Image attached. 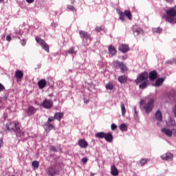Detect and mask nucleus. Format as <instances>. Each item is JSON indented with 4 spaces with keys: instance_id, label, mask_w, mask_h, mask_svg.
<instances>
[{
    "instance_id": "f257e3e1",
    "label": "nucleus",
    "mask_w": 176,
    "mask_h": 176,
    "mask_svg": "<svg viewBox=\"0 0 176 176\" xmlns=\"http://www.w3.org/2000/svg\"><path fill=\"white\" fill-rule=\"evenodd\" d=\"M155 105V100L151 98L147 102H145V100H140V109H143L146 113H151V111H153V107Z\"/></svg>"
},
{
    "instance_id": "cd10ccee",
    "label": "nucleus",
    "mask_w": 176,
    "mask_h": 176,
    "mask_svg": "<svg viewBox=\"0 0 176 176\" xmlns=\"http://www.w3.org/2000/svg\"><path fill=\"white\" fill-rule=\"evenodd\" d=\"M166 124L168 127H173V126H175V120L170 118V120L166 122Z\"/></svg>"
},
{
    "instance_id": "dca6fc26",
    "label": "nucleus",
    "mask_w": 176,
    "mask_h": 176,
    "mask_svg": "<svg viewBox=\"0 0 176 176\" xmlns=\"http://www.w3.org/2000/svg\"><path fill=\"white\" fill-rule=\"evenodd\" d=\"M78 145L80 148H86L87 146H89V143L86 140L81 139L78 141Z\"/></svg>"
},
{
    "instance_id": "09e8293b",
    "label": "nucleus",
    "mask_w": 176,
    "mask_h": 176,
    "mask_svg": "<svg viewBox=\"0 0 176 176\" xmlns=\"http://www.w3.org/2000/svg\"><path fill=\"white\" fill-rule=\"evenodd\" d=\"M6 41H8V42H10V41H12V36H10V35L7 36Z\"/></svg>"
},
{
    "instance_id": "72a5a7b5",
    "label": "nucleus",
    "mask_w": 176,
    "mask_h": 176,
    "mask_svg": "<svg viewBox=\"0 0 176 176\" xmlns=\"http://www.w3.org/2000/svg\"><path fill=\"white\" fill-rule=\"evenodd\" d=\"M119 129L121 130V131H127V125H126V124H121L119 126Z\"/></svg>"
},
{
    "instance_id": "412c9836",
    "label": "nucleus",
    "mask_w": 176,
    "mask_h": 176,
    "mask_svg": "<svg viewBox=\"0 0 176 176\" xmlns=\"http://www.w3.org/2000/svg\"><path fill=\"white\" fill-rule=\"evenodd\" d=\"M43 126L46 131H50L51 130H53V129L54 128L53 124H50V122L44 124Z\"/></svg>"
},
{
    "instance_id": "8fccbe9b",
    "label": "nucleus",
    "mask_w": 176,
    "mask_h": 176,
    "mask_svg": "<svg viewBox=\"0 0 176 176\" xmlns=\"http://www.w3.org/2000/svg\"><path fill=\"white\" fill-rule=\"evenodd\" d=\"M81 162H82V163H87V158L84 157L81 159Z\"/></svg>"
},
{
    "instance_id": "b1692460",
    "label": "nucleus",
    "mask_w": 176,
    "mask_h": 176,
    "mask_svg": "<svg viewBox=\"0 0 176 176\" xmlns=\"http://www.w3.org/2000/svg\"><path fill=\"white\" fill-rule=\"evenodd\" d=\"M118 82L120 83H127V77L124 75L118 76Z\"/></svg>"
},
{
    "instance_id": "4d7b16f0",
    "label": "nucleus",
    "mask_w": 176,
    "mask_h": 176,
    "mask_svg": "<svg viewBox=\"0 0 176 176\" xmlns=\"http://www.w3.org/2000/svg\"><path fill=\"white\" fill-rule=\"evenodd\" d=\"M174 113H175V116L176 118V104L175 105Z\"/></svg>"
},
{
    "instance_id": "5fc2aeb1",
    "label": "nucleus",
    "mask_w": 176,
    "mask_h": 176,
    "mask_svg": "<svg viewBox=\"0 0 176 176\" xmlns=\"http://www.w3.org/2000/svg\"><path fill=\"white\" fill-rule=\"evenodd\" d=\"M166 2H168L169 3H173L174 2V0H165Z\"/></svg>"
},
{
    "instance_id": "864d4df0",
    "label": "nucleus",
    "mask_w": 176,
    "mask_h": 176,
    "mask_svg": "<svg viewBox=\"0 0 176 176\" xmlns=\"http://www.w3.org/2000/svg\"><path fill=\"white\" fill-rule=\"evenodd\" d=\"M52 27H54V28L57 27V23H52Z\"/></svg>"
},
{
    "instance_id": "603ef678",
    "label": "nucleus",
    "mask_w": 176,
    "mask_h": 176,
    "mask_svg": "<svg viewBox=\"0 0 176 176\" xmlns=\"http://www.w3.org/2000/svg\"><path fill=\"white\" fill-rule=\"evenodd\" d=\"M28 3H34V1L35 0H25Z\"/></svg>"
},
{
    "instance_id": "4c0bfd02",
    "label": "nucleus",
    "mask_w": 176,
    "mask_h": 176,
    "mask_svg": "<svg viewBox=\"0 0 176 176\" xmlns=\"http://www.w3.org/2000/svg\"><path fill=\"white\" fill-rule=\"evenodd\" d=\"M95 31H96V32H100L101 31H104V27L103 26H98L95 28Z\"/></svg>"
},
{
    "instance_id": "f03ea898",
    "label": "nucleus",
    "mask_w": 176,
    "mask_h": 176,
    "mask_svg": "<svg viewBox=\"0 0 176 176\" xmlns=\"http://www.w3.org/2000/svg\"><path fill=\"white\" fill-rule=\"evenodd\" d=\"M166 14L164 15L163 17L166 20V21H168V23H170V24H174L175 22V16H176V10L174 8H169L166 10Z\"/></svg>"
},
{
    "instance_id": "c03bdc74",
    "label": "nucleus",
    "mask_w": 176,
    "mask_h": 176,
    "mask_svg": "<svg viewBox=\"0 0 176 176\" xmlns=\"http://www.w3.org/2000/svg\"><path fill=\"white\" fill-rule=\"evenodd\" d=\"M111 127L113 131L116 130V129H118V126H116L115 124H111Z\"/></svg>"
},
{
    "instance_id": "37998d69",
    "label": "nucleus",
    "mask_w": 176,
    "mask_h": 176,
    "mask_svg": "<svg viewBox=\"0 0 176 176\" xmlns=\"http://www.w3.org/2000/svg\"><path fill=\"white\" fill-rule=\"evenodd\" d=\"M25 43H27V40L25 38L21 41V45H22V46H25Z\"/></svg>"
},
{
    "instance_id": "ddd939ff",
    "label": "nucleus",
    "mask_w": 176,
    "mask_h": 176,
    "mask_svg": "<svg viewBox=\"0 0 176 176\" xmlns=\"http://www.w3.org/2000/svg\"><path fill=\"white\" fill-rule=\"evenodd\" d=\"M111 174L113 176L119 175V170H118V168H116V166L113 165L111 166Z\"/></svg>"
},
{
    "instance_id": "20e7f679",
    "label": "nucleus",
    "mask_w": 176,
    "mask_h": 176,
    "mask_svg": "<svg viewBox=\"0 0 176 176\" xmlns=\"http://www.w3.org/2000/svg\"><path fill=\"white\" fill-rule=\"evenodd\" d=\"M111 65L113 68H115L116 69H119L120 68L122 74H124V72L129 71L127 66H126L123 62H120L118 60H113L111 63Z\"/></svg>"
},
{
    "instance_id": "f8f14e48",
    "label": "nucleus",
    "mask_w": 176,
    "mask_h": 176,
    "mask_svg": "<svg viewBox=\"0 0 176 176\" xmlns=\"http://www.w3.org/2000/svg\"><path fill=\"white\" fill-rule=\"evenodd\" d=\"M36 112V109L35 107L30 106L27 109V115L28 116H31L34 115Z\"/></svg>"
},
{
    "instance_id": "052dcab7",
    "label": "nucleus",
    "mask_w": 176,
    "mask_h": 176,
    "mask_svg": "<svg viewBox=\"0 0 176 176\" xmlns=\"http://www.w3.org/2000/svg\"><path fill=\"white\" fill-rule=\"evenodd\" d=\"M90 175H91V176H94V173H90Z\"/></svg>"
},
{
    "instance_id": "7c9ffc66",
    "label": "nucleus",
    "mask_w": 176,
    "mask_h": 176,
    "mask_svg": "<svg viewBox=\"0 0 176 176\" xmlns=\"http://www.w3.org/2000/svg\"><path fill=\"white\" fill-rule=\"evenodd\" d=\"M124 14L128 17L129 20H131L133 15H131V12L129 10H125L124 12Z\"/></svg>"
},
{
    "instance_id": "9b49d317",
    "label": "nucleus",
    "mask_w": 176,
    "mask_h": 176,
    "mask_svg": "<svg viewBox=\"0 0 176 176\" xmlns=\"http://www.w3.org/2000/svg\"><path fill=\"white\" fill-rule=\"evenodd\" d=\"M161 159L162 160H173V153H166L161 155Z\"/></svg>"
},
{
    "instance_id": "3c124183",
    "label": "nucleus",
    "mask_w": 176,
    "mask_h": 176,
    "mask_svg": "<svg viewBox=\"0 0 176 176\" xmlns=\"http://www.w3.org/2000/svg\"><path fill=\"white\" fill-rule=\"evenodd\" d=\"M2 145H3V139L0 138V148H1Z\"/></svg>"
},
{
    "instance_id": "1a4fd4ad",
    "label": "nucleus",
    "mask_w": 176,
    "mask_h": 176,
    "mask_svg": "<svg viewBox=\"0 0 176 176\" xmlns=\"http://www.w3.org/2000/svg\"><path fill=\"white\" fill-rule=\"evenodd\" d=\"M148 78L151 82L156 80V79H157V72H156V70H153L150 72L148 74Z\"/></svg>"
},
{
    "instance_id": "58836bf2",
    "label": "nucleus",
    "mask_w": 176,
    "mask_h": 176,
    "mask_svg": "<svg viewBox=\"0 0 176 176\" xmlns=\"http://www.w3.org/2000/svg\"><path fill=\"white\" fill-rule=\"evenodd\" d=\"M153 32H157L158 34H161L162 32V28H155L153 29Z\"/></svg>"
},
{
    "instance_id": "f3484780",
    "label": "nucleus",
    "mask_w": 176,
    "mask_h": 176,
    "mask_svg": "<svg viewBox=\"0 0 176 176\" xmlns=\"http://www.w3.org/2000/svg\"><path fill=\"white\" fill-rule=\"evenodd\" d=\"M148 85L149 80L142 81L141 83H139V87L140 89H142V90H144V89H146V87H148Z\"/></svg>"
},
{
    "instance_id": "39448f33",
    "label": "nucleus",
    "mask_w": 176,
    "mask_h": 176,
    "mask_svg": "<svg viewBox=\"0 0 176 176\" xmlns=\"http://www.w3.org/2000/svg\"><path fill=\"white\" fill-rule=\"evenodd\" d=\"M80 36L82 39V42L85 45V46H89L90 45V42H91V36L89 34H88L87 32H85L83 30H80Z\"/></svg>"
},
{
    "instance_id": "13d9d810",
    "label": "nucleus",
    "mask_w": 176,
    "mask_h": 176,
    "mask_svg": "<svg viewBox=\"0 0 176 176\" xmlns=\"http://www.w3.org/2000/svg\"><path fill=\"white\" fill-rule=\"evenodd\" d=\"M84 102H85V104H87V102H89V100H88V99L85 100H84Z\"/></svg>"
},
{
    "instance_id": "e433bc0d",
    "label": "nucleus",
    "mask_w": 176,
    "mask_h": 176,
    "mask_svg": "<svg viewBox=\"0 0 176 176\" xmlns=\"http://www.w3.org/2000/svg\"><path fill=\"white\" fill-rule=\"evenodd\" d=\"M148 162V160L146 159H142L139 161V163L140 164V166H145V164H146V162Z\"/></svg>"
},
{
    "instance_id": "4be33fe9",
    "label": "nucleus",
    "mask_w": 176,
    "mask_h": 176,
    "mask_svg": "<svg viewBox=\"0 0 176 176\" xmlns=\"http://www.w3.org/2000/svg\"><path fill=\"white\" fill-rule=\"evenodd\" d=\"M47 173L50 176H54L56 175V170L53 168V166H50L47 168Z\"/></svg>"
},
{
    "instance_id": "bb28decb",
    "label": "nucleus",
    "mask_w": 176,
    "mask_h": 176,
    "mask_svg": "<svg viewBox=\"0 0 176 176\" xmlns=\"http://www.w3.org/2000/svg\"><path fill=\"white\" fill-rule=\"evenodd\" d=\"M24 76V74H23V72L21 70H17L15 72V77L17 79H21Z\"/></svg>"
},
{
    "instance_id": "393cba45",
    "label": "nucleus",
    "mask_w": 176,
    "mask_h": 176,
    "mask_svg": "<svg viewBox=\"0 0 176 176\" xmlns=\"http://www.w3.org/2000/svg\"><path fill=\"white\" fill-rule=\"evenodd\" d=\"M63 116H64V113L56 112L54 114L55 119L56 120H58V122H60V120H61V119L63 118Z\"/></svg>"
},
{
    "instance_id": "a19ab883",
    "label": "nucleus",
    "mask_w": 176,
    "mask_h": 176,
    "mask_svg": "<svg viewBox=\"0 0 176 176\" xmlns=\"http://www.w3.org/2000/svg\"><path fill=\"white\" fill-rule=\"evenodd\" d=\"M134 111H135L134 118L135 119H138V111H137V109L135 107H134Z\"/></svg>"
},
{
    "instance_id": "6ab92c4d",
    "label": "nucleus",
    "mask_w": 176,
    "mask_h": 176,
    "mask_svg": "<svg viewBox=\"0 0 176 176\" xmlns=\"http://www.w3.org/2000/svg\"><path fill=\"white\" fill-rule=\"evenodd\" d=\"M155 119L156 120H157L158 122H162V120H163V116L162 115V111H160V110H157L155 112Z\"/></svg>"
},
{
    "instance_id": "aec40b11",
    "label": "nucleus",
    "mask_w": 176,
    "mask_h": 176,
    "mask_svg": "<svg viewBox=\"0 0 176 176\" xmlns=\"http://www.w3.org/2000/svg\"><path fill=\"white\" fill-rule=\"evenodd\" d=\"M164 82V78H158L155 80L154 85L153 86H155V87H159L163 85V82Z\"/></svg>"
},
{
    "instance_id": "0eeeda50",
    "label": "nucleus",
    "mask_w": 176,
    "mask_h": 176,
    "mask_svg": "<svg viewBox=\"0 0 176 176\" xmlns=\"http://www.w3.org/2000/svg\"><path fill=\"white\" fill-rule=\"evenodd\" d=\"M36 41L37 42V43H39L40 46H41V47L45 50V52H48L50 50V47L49 45H47V43H46V42L45 41V40L39 38V37H36L35 38Z\"/></svg>"
},
{
    "instance_id": "c85d7f7f",
    "label": "nucleus",
    "mask_w": 176,
    "mask_h": 176,
    "mask_svg": "<svg viewBox=\"0 0 176 176\" xmlns=\"http://www.w3.org/2000/svg\"><path fill=\"white\" fill-rule=\"evenodd\" d=\"M96 138H105V133L104 132H98L95 134Z\"/></svg>"
},
{
    "instance_id": "2f4dec72",
    "label": "nucleus",
    "mask_w": 176,
    "mask_h": 176,
    "mask_svg": "<svg viewBox=\"0 0 176 176\" xmlns=\"http://www.w3.org/2000/svg\"><path fill=\"white\" fill-rule=\"evenodd\" d=\"M118 13L119 14L120 20H121V21H124V13L120 10L118 11Z\"/></svg>"
},
{
    "instance_id": "a211bd4d",
    "label": "nucleus",
    "mask_w": 176,
    "mask_h": 176,
    "mask_svg": "<svg viewBox=\"0 0 176 176\" xmlns=\"http://www.w3.org/2000/svg\"><path fill=\"white\" fill-rule=\"evenodd\" d=\"M162 133H164V134L166 135L167 137H172L173 135V131L168 129L163 128L161 129Z\"/></svg>"
},
{
    "instance_id": "49530a36",
    "label": "nucleus",
    "mask_w": 176,
    "mask_h": 176,
    "mask_svg": "<svg viewBox=\"0 0 176 176\" xmlns=\"http://www.w3.org/2000/svg\"><path fill=\"white\" fill-rule=\"evenodd\" d=\"M3 90H5V86L0 83V91H3Z\"/></svg>"
},
{
    "instance_id": "680f3d73",
    "label": "nucleus",
    "mask_w": 176,
    "mask_h": 176,
    "mask_svg": "<svg viewBox=\"0 0 176 176\" xmlns=\"http://www.w3.org/2000/svg\"><path fill=\"white\" fill-rule=\"evenodd\" d=\"M175 96V94H174L173 95H172L173 97H174Z\"/></svg>"
},
{
    "instance_id": "ea45409f",
    "label": "nucleus",
    "mask_w": 176,
    "mask_h": 176,
    "mask_svg": "<svg viewBox=\"0 0 176 176\" xmlns=\"http://www.w3.org/2000/svg\"><path fill=\"white\" fill-rule=\"evenodd\" d=\"M55 117L54 116H50L48 118V120H47V123H52V122H54V120H55Z\"/></svg>"
},
{
    "instance_id": "c756f323",
    "label": "nucleus",
    "mask_w": 176,
    "mask_h": 176,
    "mask_svg": "<svg viewBox=\"0 0 176 176\" xmlns=\"http://www.w3.org/2000/svg\"><path fill=\"white\" fill-rule=\"evenodd\" d=\"M32 167H33L34 170H36L39 167V162L36 160H34L32 162Z\"/></svg>"
},
{
    "instance_id": "9d476101",
    "label": "nucleus",
    "mask_w": 176,
    "mask_h": 176,
    "mask_svg": "<svg viewBox=\"0 0 176 176\" xmlns=\"http://www.w3.org/2000/svg\"><path fill=\"white\" fill-rule=\"evenodd\" d=\"M118 50L120 52H122V53H127V52H129V50H130V47H129V45L121 44L119 46Z\"/></svg>"
},
{
    "instance_id": "de8ad7c7",
    "label": "nucleus",
    "mask_w": 176,
    "mask_h": 176,
    "mask_svg": "<svg viewBox=\"0 0 176 176\" xmlns=\"http://www.w3.org/2000/svg\"><path fill=\"white\" fill-rule=\"evenodd\" d=\"M8 100V96H5L4 97L1 98V100H0V102L2 101H6Z\"/></svg>"
},
{
    "instance_id": "473e14b6",
    "label": "nucleus",
    "mask_w": 176,
    "mask_h": 176,
    "mask_svg": "<svg viewBox=\"0 0 176 176\" xmlns=\"http://www.w3.org/2000/svg\"><path fill=\"white\" fill-rule=\"evenodd\" d=\"M107 90H113V84L112 82H108L105 86Z\"/></svg>"
},
{
    "instance_id": "4468645a",
    "label": "nucleus",
    "mask_w": 176,
    "mask_h": 176,
    "mask_svg": "<svg viewBox=\"0 0 176 176\" xmlns=\"http://www.w3.org/2000/svg\"><path fill=\"white\" fill-rule=\"evenodd\" d=\"M104 140L107 141V142H112V140H113V135H112V133L110 132H108L104 135Z\"/></svg>"
},
{
    "instance_id": "7ed1b4c3",
    "label": "nucleus",
    "mask_w": 176,
    "mask_h": 176,
    "mask_svg": "<svg viewBox=\"0 0 176 176\" xmlns=\"http://www.w3.org/2000/svg\"><path fill=\"white\" fill-rule=\"evenodd\" d=\"M6 127L8 131H14V133H17L20 134L21 133V129H20V123L17 121L14 122H8L6 124Z\"/></svg>"
},
{
    "instance_id": "bf43d9fd",
    "label": "nucleus",
    "mask_w": 176,
    "mask_h": 176,
    "mask_svg": "<svg viewBox=\"0 0 176 176\" xmlns=\"http://www.w3.org/2000/svg\"><path fill=\"white\" fill-rule=\"evenodd\" d=\"M4 1L5 0H0V3H3Z\"/></svg>"
},
{
    "instance_id": "6e6552de",
    "label": "nucleus",
    "mask_w": 176,
    "mask_h": 176,
    "mask_svg": "<svg viewBox=\"0 0 176 176\" xmlns=\"http://www.w3.org/2000/svg\"><path fill=\"white\" fill-rule=\"evenodd\" d=\"M53 100L50 99H45L43 101L42 107L45 109H50L53 107Z\"/></svg>"
},
{
    "instance_id": "c9c22d12",
    "label": "nucleus",
    "mask_w": 176,
    "mask_h": 176,
    "mask_svg": "<svg viewBox=\"0 0 176 176\" xmlns=\"http://www.w3.org/2000/svg\"><path fill=\"white\" fill-rule=\"evenodd\" d=\"M67 8L68 10H70V12H76V8H75V7H74V6L67 5Z\"/></svg>"
},
{
    "instance_id": "a18cd8bd",
    "label": "nucleus",
    "mask_w": 176,
    "mask_h": 176,
    "mask_svg": "<svg viewBox=\"0 0 176 176\" xmlns=\"http://www.w3.org/2000/svg\"><path fill=\"white\" fill-rule=\"evenodd\" d=\"M50 151H52L53 152H57V148L54 146H50Z\"/></svg>"
},
{
    "instance_id": "79ce46f5",
    "label": "nucleus",
    "mask_w": 176,
    "mask_h": 176,
    "mask_svg": "<svg viewBox=\"0 0 176 176\" xmlns=\"http://www.w3.org/2000/svg\"><path fill=\"white\" fill-rule=\"evenodd\" d=\"M74 47H72L71 48H69V50H68V53L69 54H74Z\"/></svg>"
},
{
    "instance_id": "423d86ee",
    "label": "nucleus",
    "mask_w": 176,
    "mask_h": 176,
    "mask_svg": "<svg viewBox=\"0 0 176 176\" xmlns=\"http://www.w3.org/2000/svg\"><path fill=\"white\" fill-rule=\"evenodd\" d=\"M148 72H142L135 79V82L136 85H140V83L142 82H145V80H148Z\"/></svg>"
},
{
    "instance_id": "a878e982",
    "label": "nucleus",
    "mask_w": 176,
    "mask_h": 176,
    "mask_svg": "<svg viewBox=\"0 0 176 176\" xmlns=\"http://www.w3.org/2000/svg\"><path fill=\"white\" fill-rule=\"evenodd\" d=\"M133 34L135 36H138L140 34H144V31L142 28H138L133 30Z\"/></svg>"
},
{
    "instance_id": "f704fd0d",
    "label": "nucleus",
    "mask_w": 176,
    "mask_h": 176,
    "mask_svg": "<svg viewBox=\"0 0 176 176\" xmlns=\"http://www.w3.org/2000/svg\"><path fill=\"white\" fill-rule=\"evenodd\" d=\"M121 111L122 116L126 115V107H124V103L121 104Z\"/></svg>"
},
{
    "instance_id": "5701e85b",
    "label": "nucleus",
    "mask_w": 176,
    "mask_h": 176,
    "mask_svg": "<svg viewBox=\"0 0 176 176\" xmlns=\"http://www.w3.org/2000/svg\"><path fill=\"white\" fill-rule=\"evenodd\" d=\"M118 52L116 51V49L113 45H110L109 47V53L111 54V56H115Z\"/></svg>"
},
{
    "instance_id": "2eb2a0df",
    "label": "nucleus",
    "mask_w": 176,
    "mask_h": 176,
    "mask_svg": "<svg viewBox=\"0 0 176 176\" xmlns=\"http://www.w3.org/2000/svg\"><path fill=\"white\" fill-rule=\"evenodd\" d=\"M38 86V89H45V87H46L47 82H46V80L45 79H41L40 80L38 83H37Z\"/></svg>"
},
{
    "instance_id": "6e6d98bb",
    "label": "nucleus",
    "mask_w": 176,
    "mask_h": 176,
    "mask_svg": "<svg viewBox=\"0 0 176 176\" xmlns=\"http://www.w3.org/2000/svg\"><path fill=\"white\" fill-rule=\"evenodd\" d=\"M167 64H173L174 63V60L171 61V60H168Z\"/></svg>"
}]
</instances>
